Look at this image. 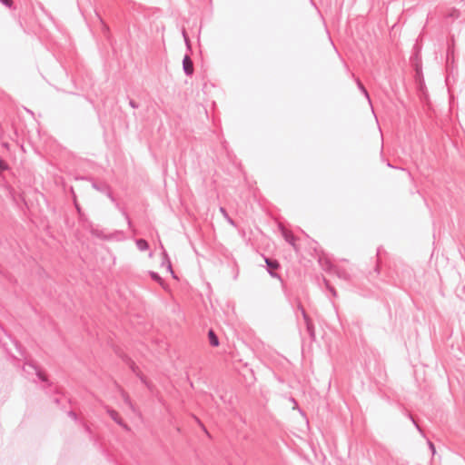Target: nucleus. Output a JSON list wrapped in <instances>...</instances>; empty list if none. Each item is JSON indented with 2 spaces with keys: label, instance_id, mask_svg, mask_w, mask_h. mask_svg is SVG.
Returning <instances> with one entry per match:
<instances>
[{
  "label": "nucleus",
  "instance_id": "nucleus-1",
  "mask_svg": "<svg viewBox=\"0 0 465 465\" xmlns=\"http://www.w3.org/2000/svg\"><path fill=\"white\" fill-rule=\"evenodd\" d=\"M183 68L186 74H191L193 71V66L189 56H185L183 59Z\"/></svg>",
  "mask_w": 465,
  "mask_h": 465
},
{
  "label": "nucleus",
  "instance_id": "nucleus-2",
  "mask_svg": "<svg viewBox=\"0 0 465 465\" xmlns=\"http://www.w3.org/2000/svg\"><path fill=\"white\" fill-rule=\"evenodd\" d=\"M208 337H209L210 342L213 346L216 347L219 345L218 338L213 331H209Z\"/></svg>",
  "mask_w": 465,
  "mask_h": 465
},
{
  "label": "nucleus",
  "instance_id": "nucleus-3",
  "mask_svg": "<svg viewBox=\"0 0 465 465\" xmlns=\"http://www.w3.org/2000/svg\"><path fill=\"white\" fill-rule=\"evenodd\" d=\"M108 413L114 420H115L118 424L123 425L122 419L120 418V415L117 411H109Z\"/></svg>",
  "mask_w": 465,
  "mask_h": 465
},
{
  "label": "nucleus",
  "instance_id": "nucleus-4",
  "mask_svg": "<svg viewBox=\"0 0 465 465\" xmlns=\"http://www.w3.org/2000/svg\"><path fill=\"white\" fill-rule=\"evenodd\" d=\"M136 245L140 251H146L149 247L148 242L143 239L138 240Z\"/></svg>",
  "mask_w": 465,
  "mask_h": 465
},
{
  "label": "nucleus",
  "instance_id": "nucleus-5",
  "mask_svg": "<svg viewBox=\"0 0 465 465\" xmlns=\"http://www.w3.org/2000/svg\"><path fill=\"white\" fill-rule=\"evenodd\" d=\"M265 262H266L267 265L271 269L274 270V269H278L279 268V263L276 261H272V260L266 259Z\"/></svg>",
  "mask_w": 465,
  "mask_h": 465
},
{
  "label": "nucleus",
  "instance_id": "nucleus-6",
  "mask_svg": "<svg viewBox=\"0 0 465 465\" xmlns=\"http://www.w3.org/2000/svg\"><path fill=\"white\" fill-rule=\"evenodd\" d=\"M7 169V165L5 162L0 161V170H5Z\"/></svg>",
  "mask_w": 465,
  "mask_h": 465
},
{
  "label": "nucleus",
  "instance_id": "nucleus-7",
  "mask_svg": "<svg viewBox=\"0 0 465 465\" xmlns=\"http://www.w3.org/2000/svg\"><path fill=\"white\" fill-rule=\"evenodd\" d=\"M2 2L8 6H11L13 4L12 0H2Z\"/></svg>",
  "mask_w": 465,
  "mask_h": 465
},
{
  "label": "nucleus",
  "instance_id": "nucleus-8",
  "mask_svg": "<svg viewBox=\"0 0 465 465\" xmlns=\"http://www.w3.org/2000/svg\"><path fill=\"white\" fill-rule=\"evenodd\" d=\"M168 268H169L170 272L173 273L172 266L170 264H169Z\"/></svg>",
  "mask_w": 465,
  "mask_h": 465
}]
</instances>
